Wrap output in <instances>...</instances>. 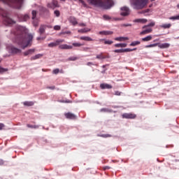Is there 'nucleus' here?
Returning <instances> with one entry per match:
<instances>
[{
  "label": "nucleus",
  "instance_id": "nucleus-1",
  "mask_svg": "<svg viewBox=\"0 0 179 179\" xmlns=\"http://www.w3.org/2000/svg\"><path fill=\"white\" fill-rule=\"evenodd\" d=\"M16 43L18 45L21 46L22 50L27 48V47L31 45V41H33V35L26 33V28L24 27L18 26L17 27Z\"/></svg>",
  "mask_w": 179,
  "mask_h": 179
},
{
  "label": "nucleus",
  "instance_id": "nucleus-2",
  "mask_svg": "<svg viewBox=\"0 0 179 179\" xmlns=\"http://www.w3.org/2000/svg\"><path fill=\"white\" fill-rule=\"evenodd\" d=\"M90 5L103 8V9H110L114 6L113 0H87Z\"/></svg>",
  "mask_w": 179,
  "mask_h": 179
},
{
  "label": "nucleus",
  "instance_id": "nucleus-3",
  "mask_svg": "<svg viewBox=\"0 0 179 179\" xmlns=\"http://www.w3.org/2000/svg\"><path fill=\"white\" fill-rule=\"evenodd\" d=\"M148 2L149 0H131V3L134 9L140 10L141 9H143L148 5Z\"/></svg>",
  "mask_w": 179,
  "mask_h": 179
},
{
  "label": "nucleus",
  "instance_id": "nucleus-4",
  "mask_svg": "<svg viewBox=\"0 0 179 179\" xmlns=\"http://www.w3.org/2000/svg\"><path fill=\"white\" fill-rule=\"evenodd\" d=\"M0 15L4 17L3 23L6 24V26H10V24H15V23H16L15 21H13V20L8 17L6 15V11L2 8H0Z\"/></svg>",
  "mask_w": 179,
  "mask_h": 179
},
{
  "label": "nucleus",
  "instance_id": "nucleus-5",
  "mask_svg": "<svg viewBox=\"0 0 179 179\" xmlns=\"http://www.w3.org/2000/svg\"><path fill=\"white\" fill-rule=\"evenodd\" d=\"M4 3L8 5H14L17 9H20L23 5V0H1Z\"/></svg>",
  "mask_w": 179,
  "mask_h": 179
},
{
  "label": "nucleus",
  "instance_id": "nucleus-6",
  "mask_svg": "<svg viewBox=\"0 0 179 179\" xmlns=\"http://www.w3.org/2000/svg\"><path fill=\"white\" fill-rule=\"evenodd\" d=\"M120 15L121 16H128L129 13H131V10H129V8L127 6L122 7L120 8Z\"/></svg>",
  "mask_w": 179,
  "mask_h": 179
},
{
  "label": "nucleus",
  "instance_id": "nucleus-7",
  "mask_svg": "<svg viewBox=\"0 0 179 179\" xmlns=\"http://www.w3.org/2000/svg\"><path fill=\"white\" fill-rule=\"evenodd\" d=\"M65 40L64 39H58L55 42L50 43L48 44V47H57V45H59L61 43H64Z\"/></svg>",
  "mask_w": 179,
  "mask_h": 179
},
{
  "label": "nucleus",
  "instance_id": "nucleus-8",
  "mask_svg": "<svg viewBox=\"0 0 179 179\" xmlns=\"http://www.w3.org/2000/svg\"><path fill=\"white\" fill-rule=\"evenodd\" d=\"M18 19H19L20 22H27V20H29V19H30V17L27 14L19 15Z\"/></svg>",
  "mask_w": 179,
  "mask_h": 179
},
{
  "label": "nucleus",
  "instance_id": "nucleus-9",
  "mask_svg": "<svg viewBox=\"0 0 179 179\" xmlns=\"http://www.w3.org/2000/svg\"><path fill=\"white\" fill-rule=\"evenodd\" d=\"M122 118H127L128 120H134V118H136V115L134 113H124L122 115Z\"/></svg>",
  "mask_w": 179,
  "mask_h": 179
},
{
  "label": "nucleus",
  "instance_id": "nucleus-10",
  "mask_svg": "<svg viewBox=\"0 0 179 179\" xmlns=\"http://www.w3.org/2000/svg\"><path fill=\"white\" fill-rule=\"evenodd\" d=\"M64 115L68 120H76V115L72 113H65Z\"/></svg>",
  "mask_w": 179,
  "mask_h": 179
},
{
  "label": "nucleus",
  "instance_id": "nucleus-11",
  "mask_svg": "<svg viewBox=\"0 0 179 179\" xmlns=\"http://www.w3.org/2000/svg\"><path fill=\"white\" fill-rule=\"evenodd\" d=\"M59 48H60V50H72V48H73V46L66 44H62L59 45Z\"/></svg>",
  "mask_w": 179,
  "mask_h": 179
},
{
  "label": "nucleus",
  "instance_id": "nucleus-12",
  "mask_svg": "<svg viewBox=\"0 0 179 179\" xmlns=\"http://www.w3.org/2000/svg\"><path fill=\"white\" fill-rule=\"evenodd\" d=\"M152 31H153V29H152V28H148V29L143 30L140 33V35L141 36H145V34H149L152 33Z\"/></svg>",
  "mask_w": 179,
  "mask_h": 179
},
{
  "label": "nucleus",
  "instance_id": "nucleus-13",
  "mask_svg": "<svg viewBox=\"0 0 179 179\" xmlns=\"http://www.w3.org/2000/svg\"><path fill=\"white\" fill-rule=\"evenodd\" d=\"M10 52H12V54H20V52H22V50L12 46L10 48Z\"/></svg>",
  "mask_w": 179,
  "mask_h": 179
},
{
  "label": "nucleus",
  "instance_id": "nucleus-14",
  "mask_svg": "<svg viewBox=\"0 0 179 179\" xmlns=\"http://www.w3.org/2000/svg\"><path fill=\"white\" fill-rule=\"evenodd\" d=\"M113 33V31H101L99 32V34L103 36H111Z\"/></svg>",
  "mask_w": 179,
  "mask_h": 179
},
{
  "label": "nucleus",
  "instance_id": "nucleus-15",
  "mask_svg": "<svg viewBox=\"0 0 179 179\" xmlns=\"http://www.w3.org/2000/svg\"><path fill=\"white\" fill-rule=\"evenodd\" d=\"M101 89H113V86L110 84L102 83L100 85Z\"/></svg>",
  "mask_w": 179,
  "mask_h": 179
},
{
  "label": "nucleus",
  "instance_id": "nucleus-16",
  "mask_svg": "<svg viewBox=\"0 0 179 179\" xmlns=\"http://www.w3.org/2000/svg\"><path fill=\"white\" fill-rule=\"evenodd\" d=\"M158 47L159 48H169V47H170V43H158Z\"/></svg>",
  "mask_w": 179,
  "mask_h": 179
},
{
  "label": "nucleus",
  "instance_id": "nucleus-17",
  "mask_svg": "<svg viewBox=\"0 0 179 179\" xmlns=\"http://www.w3.org/2000/svg\"><path fill=\"white\" fill-rule=\"evenodd\" d=\"M69 22L72 24L73 26H76V24H78V21L76 20V18L74 17H71L69 18Z\"/></svg>",
  "mask_w": 179,
  "mask_h": 179
},
{
  "label": "nucleus",
  "instance_id": "nucleus-18",
  "mask_svg": "<svg viewBox=\"0 0 179 179\" xmlns=\"http://www.w3.org/2000/svg\"><path fill=\"white\" fill-rule=\"evenodd\" d=\"M134 22L136 23H143V24H145L148 22V20L145 19V18H139V19H136L134 20Z\"/></svg>",
  "mask_w": 179,
  "mask_h": 179
},
{
  "label": "nucleus",
  "instance_id": "nucleus-19",
  "mask_svg": "<svg viewBox=\"0 0 179 179\" xmlns=\"http://www.w3.org/2000/svg\"><path fill=\"white\" fill-rule=\"evenodd\" d=\"M34 51H36V50L29 49L27 51L24 52V57H27V55H31V54H33L34 52Z\"/></svg>",
  "mask_w": 179,
  "mask_h": 179
},
{
  "label": "nucleus",
  "instance_id": "nucleus-20",
  "mask_svg": "<svg viewBox=\"0 0 179 179\" xmlns=\"http://www.w3.org/2000/svg\"><path fill=\"white\" fill-rule=\"evenodd\" d=\"M23 105L25 106L26 107H31L34 106V101H24L23 102Z\"/></svg>",
  "mask_w": 179,
  "mask_h": 179
},
{
  "label": "nucleus",
  "instance_id": "nucleus-21",
  "mask_svg": "<svg viewBox=\"0 0 179 179\" xmlns=\"http://www.w3.org/2000/svg\"><path fill=\"white\" fill-rule=\"evenodd\" d=\"M127 43H116L115 44V47L116 48H125L127 47Z\"/></svg>",
  "mask_w": 179,
  "mask_h": 179
},
{
  "label": "nucleus",
  "instance_id": "nucleus-22",
  "mask_svg": "<svg viewBox=\"0 0 179 179\" xmlns=\"http://www.w3.org/2000/svg\"><path fill=\"white\" fill-rule=\"evenodd\" d=\"M80 40H83L84 41H93V39L90 36H80Z\"/></svg>",
  "mask_w": 179,
  "mask_h": 179
},
{
  "label": "nucleus",
  "instance_id": "nucleus-23",
  "mask_svg": "<svg viewBox=\"0 0 179 179\" xmlns=\"http://www.w3.org/2000/svg\"><path fill=\"white\" fill-rule=\"evenodd\" d=\"M115 41H125L129 40L128 37H117L115 38Z\"/></svg>",
  "mask_w": 179,
  "mask_h": 179
},
{
  "label": "nucleus",
  "instance_id": "nucleus-24",
  "mask_svg": "<svg viewBox=\"0 0 179 179\" xmlns=\"http://www.w3.org/2000/svg\"><path fill=\"white\" fill-rule=\"evenodd\" d=\"M41 57H43V55H41V54L36 55L35 56H33V57H31V61H34L36 59H39V58H41Z\"/></svg>",
  "mask_w": 179,
  "mask_h": 179
},
{
  "label": "nucleus",
  "instance_id": "nucleus-25",
  "mask_svg": "<svg viewBox=\"0 0 179 179\" xmlns=\"http://www.w3.org/2000/svg\"><path fill=\"white\" fill-rule=\"evenodd\" d=\"M141 44V41H135L130 43L131 47H136V45H139Z\"/></svg>",
  "mask_w": 179,
  "mask_h": 179
},
{
  "label": "nucleus",
  "instance_id": "nucleus-26",
  "mask_svg": "<svg viewBox=\"0 0 179 179\" xmlns=\"http://www.w3.org/2000/svg\"><path fill=\"white\" fill-rule=\"evenodd\" d=\"M88 31H90V29L89 28H84L78 30V33H87Z\"/></svg>",
  "mask_w": 179,
  "mask_h": 179
},
{
  "label": "nucleus",
  "instance_id": "nucleus-27",
  "mask_svg": "<svg viewBox=\"0 0 179 179\" xmlns=\"http://www.w3.org/2000/svg\"><path fill=\"white\" fill-rule=\"evenodd\" d=\"M162 29H170L171 27V24H163L160 25Z\"/></svg>",
  "mask_w": 179,
  "mask_h": 179
},
{
  "label": "nucleus",
  "instance_id": "nucleus-28",
  "mask_svg": "<svg viewBox=\"0 0 179 179\" xmlns=\"http://www.w3.org/2000/svg\"><path fill=\"white\" fill-rule=\"evenodd\" d=\"M152 36L149 35L145 38H142V41H150L152 40Z\"/></svg>",
  "mask_w": 179,
  "mask_h": 179
},
{
  "label": "nucleus",
  "instance_id": "nucleus-29",
  "mask_svg": "<svg viewBox=\"0 0 179 179\" xmlns=\"http://www.w3.org/2000/svg\"><path fill=\"white\" fill-rule=\"evenodd\" d=\"M45 31V26L41 25L39 28V33L40 34H43Z\"/></svg>",
  "mask_w": 179,
  "mask_h": 179
},
{
  "label": "nucleus",
  "instance_id": "nucleus-30",
  "mask_svg": "<svg viewBox=\"0 0 179 179\" xmlns=\"http://www.w3.org/2000/svg\"><path fill=\"white\" fill-rule=\"evenodd\" d=\"M96 59H106V56L103 55V53L96 55Z\"/></svg>",
  "mask_w": 179,
  "mask_h": 179
},
{
  "label": "nucleus",
  "instance_id": "nucleus-31",
  "mask_svg": "<svg viewBox=\"0 0 179 179\" xmlns=\"http://www.w3.org/2000/svg\"><path fill=\"white\" fill-rule=\"evenodd\" d=\"M155 22H152L150 24H147V25H144L143 27V29H146V27H153V26H155Z\"/></svg>",
  "mask_w": 179,
  "mask_h": 179
},
{
  "label": "nucleus",
  "instance_id": "nucleus-32",
  "mask_svg": "<svg viewBox=\"0 0 179 179\" xmlns=\"http://www.w3.org/2000/svg\"><path fill=\"white\" fill-rule=\"evenodd\" d=\"M136 48L131 49V48H126V49H123L124 52H131L132 51H136Z\"/></svg>",
  "mask_w": 179,
  "mask_h": 179
},
{
  "label": "nucleus",
  "instance_id": "nucleus-33",
  "mask_svg": "<svg viewBox=\"0 0 179 179\" xmlns=\"http://www.w3.org/2000/svg\"><path fill=\"white\" fill-rule=\"evenodd\" d=\"M158 45H159V43H153V44H150V45H145V48H152L153 47H157Z\"/></svg>",
  "mask_w": 179,
  "mask_h": 179
},
{
  "label": "nucleus",
  "instance_id": "nucleus-34",
  "mask_svg": "<svg viewBox=\"0 0 179 179\" xmlns=\"http://www.w3.org/2000/svg\"><path fill=\"white\" fill-rule=\"evenodd\" d=\"M78 1L80 2V3H82V5H83V6L84 8H89V6H87V4L85 2V1H83V0H78Z\"/></svg>",
  "mask_w": 179,
  "mask_h": 179
},
{
  "label": "nucleus",
  "instance_id": "nucleus-35",
  "mask_svg": "<svg viewBox=\"0 0 179 179\" xmlns=\"http://www.w3.org/2000/svg\"><path fill=\"white\" fill-rule=\"evenodd\" d=\"M52 3L55 8H59V4H58V1L57 0H52Z\"/></svg>",
  "mask_w": 179,
  "mask_h": 179
},
{
  "label": "nucleus",
  "instance_id": "nucleus-36",
  "mask_svg": "<svg viewBox=\"0 0 179 179\" xmlns=\"http://www.w3.org/2000/svg\"><path fill=\"white\" fill-rule=\"evenodd\" d=\"M31 15H32V20H34L36 19V17L37 16V11L34 10H32Z\"/></svg>",
  "mask_w": 179,
  "mask_h": 179
},
{
  "label": "nucleus",
  "instance_id": "nucleus-37",
  "mask_svg": "<svg viewBox=\"0 0 179 179\" xmlns=\"http://www.w3.org/2000/svg\"><path fill=\"white\" fill-rule=\"evenodd\" d=\"M170 20H179V15L169 17Z\"/></svg>",
  "mask_w": 179,
  "mask_h": 179
},
{
  "label": "nucleus",
  "instance_id": "nucleus-38",
  "mask_svg": "<svg viewBox=\"0 0 179 179\" xmlns=\"http://www.w3.org/2000/svg\"><path fill=\"white\" fill-rule=\"evenodd\" d=\"M83 45V43H73V47H82Z\"/></svg>",
  "mask_w": 179,
  "mask_h": 179
},
{
  "label": "nucleus",
  "instance_id": "nucleus-39",
  "mask_svg": "<svg viewBox=\"0 0 179 179\" xmlns=\"http://www.w3.org/2000/svg\"><path fill=\"white\" fill-rule=\"evenodd\" d=\"M54 15H55L57 17H59L61 13L59 12V10H56L54 11Z\"/></svg>",
  "mask_w": 179,
  "mask_h": 179
},
{
  "label": "nucleus",
  "instance_id": "nucleus-40",
  "mask_svg": "<svg viewBox=\"0 0 179 179\" xmlns=\"http://www.w3.org/2000/svg\"><path fill=\"white\" fill-rule=\"evenodd\" d=\"M27 128H34V129H37L38 128V126L37 125H33V124H27Z\"/></svg>",
  "mask_w": 179,
  "mask_h": 179
},
{
  "label": "nucleus",
  "instance_id": "nucleus-41",
  "mask_svg": "<svg viewBox=\"0 0 179 179\" xmlns=\"http://www.w3.org/2000/svg\"><path fill=\"white\" fill-rule=\"evenodd\" d=\"M47 6L48 8H50V9H55V7L52 3H48Z\"/></svg>",
  "mask_w": 179,
  "mask_h": 179
},
{
  "label": "nucleus",
  "instance_id": "nucleus-42",
  "mask_svg": "<svg viewBox=\"0 0 179 179\" xmlns=\"http://www.w3.org/2000/svg\"><path fill=\"white\" fill-rule=\"evenodd\" d=\"M3 72H8V69H4L0 66V73H3Z\"/></svg>",
  "mask_w": 179,
  "mask_h": 179
},
{
  "label": "nucleus",
  "instance_id": "nucleus-43",
  "mask_svg": "<svg viewBox=\"0 0 179 179\" xmlns=\"http://www.w3.org/2000/svg\"><path fill=\"white\" fill-rule=\"evenodd\" d=\"M101 112L103 113H111V110H108L107 108H102L101 109Z\"/></svg>",
  "mask_w": 179,
  "mask_h": 179
},
{
  "label": "nucleus",
  "instance_id": "nucleus-44",
  "mask_svg": "<svg viewBox=\"0 0 179 179\" xmlns=\"http://www.w3.org/2000/svg\"><path fill=\"white\" fill-rule=\"evenodd\" d=\"M103 17L105 20H110V19H111V17L108 15H104Z\"/></svg>",
  "mask_w": 179,
  "mask_h": 179
},
{
  "label": "nucleus",
  "instance_id": "nucleus-45",
  "mask_svg": "<svg viewBox=\"0 0 179 179\" xmlns=\"http://www.w3.org/2000/svg\"><path fill=\"white\" fill-rule=\"evenodd\" d=\"M113 43V41H104V44H107L108 45H111Z\"/></svg>",
  "mask_w": 179,
  "mask_h": 179
},
{
  "label": "nucleus",
  "instance_id": "nucleus-46",
  "mask_svg": "<svg viewBox=\"0 0 179 179\" xmlns=\"http://www.w3.org/2000/svg\"><path fill=\"white\" fill-rule=\"evenodd\" d=\"M59 72H60L59 69H55L52 71V73H54L55 75H58Z\"/></svg>",
  "mask_w": 179,
  "mask_h": 179
},
{
  "label": "nucleus",
  "instance_id": "nucleus-47",
  "mask_svg": "<svg viewBox=\"0 0 179 179\" xmlns=\"http://www.w3.org/2000/svg\"><path fill=\"white\" fill-rule=\"evenodd\" d=\"M114 52H117V53L124 52V49H117V50H115Z\"/></svg>",
  "mask_w": 179,
  "mask_h": 179
},
{
  "label": "nucleus",
  "instance_id": "nucleus-48",
  "mask_svg": "<svg viewBox=\"0 0 179 179\" xmlns=\"http://www.w3.org/2000/svg\"><path fill=\"white\" fill-rule=\"evenodd\" d=\"M78 59V57H71L69 58V61H76Z\"/></svg>",
  "mask_w": 179,
  "mask_h": 179
},
{
  "label": "nucleus",
  "instance_id": "nucleus-49",
  "mask_svg": "<svg viewBox=\"0 0 179 179\" xmlns=\"http://www.w3.org/2000/svg\"><path fill=\"white\" fill-rule=\"evenodd\" d=\"M33 24L35 27H37V26H38V22H37V20H34Z\"/></svg>",
  "mask_w": 179,
  "mask_h": 179
},
{
  "label": "nucleus",
  "instance_id": "nucleus-50",
  "mask_svg": "<svg viewBox=\"0 0 179 179\" xmlns=\"http://www.w3.org/2000/svg\"><path fill=\"white\" fill-rule=\"evenodd\" d=\"M54 30H61V26H59V25L55 26Z\"/></svg>",
  "mask_w": 179,
  "mask_h": 179
},
{
  "label": "nucleus",
  "instance_id": "nucleus-51",
  "mask_svg": "<svg viewBox=\"0 0 179 179\" xmlns=\"http://www.w3.org/2000/svg\"><path fill=\"white\" fill-rule=\"evenodd\" d=\"M121 92H120V91H115V96H121Z\"/></svg>",
  "mask_w": 179,
  "mask_h": 179
},
{
  "label": "nucleus",
  "instance_id": "nucleus-52",
  "mask_svg": "<svg viewBox=\"0 0 179 179\" xmlns=\"http://www.w3.org/2000/svg\"><path fill=\"white\" fill-rule=\"evenodd\" d=\"M101 136L102 138H110L111 136L110 134H103Z\"/></svg>",
  "mask_w": 179,
  "mask_h": 179
},
{
  "label": "nucleus",
  "instance_id": "nucleus-53",
  "mask_svg": "<svg viewBox=\"0 0 179 179\" xmlns=\"http://www.w3.org/2000/svg\"><path fill=\"white\" fill-rule=\"evenodd\" d=\"M5 128V124L3 123H0V131Z\"/></svg>",
  "mask_w": 179,
  "mask_h": 179
},
{
  "label": "nucleus",
  "instance_id": "nucleus-54",
  "mask_svg": "<svg viewBox=\"0 0 179 179\" xmlns=\"http://www.w3.org/2000/svg\"><path fill=\"white\" fill-rule=\"evenodd\" d=\"M62 103H72V101H71L69 99L68 100H62L61 101Z\"/></svg>",
  "mask_w": 179,
  "mask_h": 179
},
{
  "label": "nucleus",
  "instance_id": "nucleus-55",
  "mask_svg": "<svg viewBox=\"0 0 179 179\" xmlns=\"http://www.w3.org/2000/svg\"><path fill=\"white\" fill-rule=\"evenodd\" d=\"M78 26H80L82 27H86V24H85V23H80V24H78Z\"/></svg>",
  "mask_w": 179,
  "mask_h": 179
},
{
  "label": "nucleus",
  "instance_id": "nucleus-56",
  "mask_svg": "<svg viewBox=\"0 0 179 179\" xmlns=\"http://www.w3.org/2000/svg\"><path fill=\"white\" fill-rule=\"evenodd\" d=\"M123 26H124V27H128L132 26V24H124Z\"/></svg>",
  "mask_w": 179,
  "mask_h": 179
},
{
  "label": "nucleus",
  "instance_id": "nucleus-57",
  "mask_svg": "<svg viewBox=\"0 0 179 179\" xmlns=\"http://www.w3.org/2000/svg\"><path fill=\"white\" fill-rule=\"evenodd\" d=\"M87 66H92V65H93V62H89L87 63Z\"/></svg>",
  "mask_w": 179,
  "mask_h": 179
},
{
  "label": "nucleus",
  "instance_id": "nucleus-58",
  "mask_svg": "<svg viewBox=\"0 0 179 179\" xmlns=\"http://www.w3.org/2000/svg\"><path fill=\"white\" fill-rule=\"evenodd\" d=\"M47 89H51V90H54V89H55V86L47 87Z\"/></svg>",
  "mask_w": 179,
  "mask_h": 179
},
{
  "label": "nucleus",
  "instance_id": "nucleus-59",
  "mask_svg": "<svg viewBox=\"0 0 179 179\" xmlns=\"http://www.w3.org/2000/svg\"><path fill=\"white\" fill-rule=\"evenodd\" d=\"M4 163L5 162L2 159H0V166H3Z\"/></svg>",
  "mask_w": 179,
  "mask_h": 179
},
{
  "label": "nucleus",
  "instance_id": "nucleus-60",
  "mask_svg": "<svg viewBox=\"0 0 179 179\" xmlns=\"http://www.w3.org/2000/svg\"><path fill=\"white\" fill-rule=\"evenodd\" d=\"M108 169H110V166H105L104 167V170H108Z\"/></svg>",
  "mask_w": 179,
  "mask_h": 179
},
{
  "label": "nucleus",
  "instance_id": "nucleus-61",
  "mask_svg": "<svg viewBox=\"0 0 179 179\" xmlns=\"http://www.w3.org/2000/svg\"><path fill=\"white\" fill-rule=\"evenodd\" d=\"M65 34H71V31H68L66 32H64Z\"/></svg>",
  "mask_w": 179,
  "mask_h": 179
},
{
  "label": "nucleus",
  "instance_id": "nucleus-62",
  "mask_svg": "<svg viewBox=\"0 0 179 179\" xmlns=\"http://www.w3.org/2000/svg\"><path fill=\"white\" fill-rule=\"evenodd\" d=\"M87 50H90V48H84V51H87Z\"/></svg>",
  "mask_w": 179,
  "mask_h": 179
},
{
  "label": "nucleus",
  "instance_id": "nucleus-63",
  "mask_svg": "<svg viewBox=\"0 0 179 179\" xmlns=\"http://www.w3.org/2000/svg\"><path fill=\"white\" fill-rule=\"evenodd\" d=\"M99 41H106L104 39H100Z\"/></svg>",
  "mask_w": 179,
  "mask_h": 179
},
{
  "label": "nucleus",
  "instance_id": "nucleus-64",
  "mask_svg": "<svg viewBox=\"0 0 179 179\" xmlns=\"http://www.w3.org/2000/svg\"><path fill=\"white\" fill-rule=\"evenodd\" d=\"M177 8H178V9H179V3L178 4H177Z\"/></svg>",
  "mask_w": 179,
  "mask_h": 179
}]
</instances>
